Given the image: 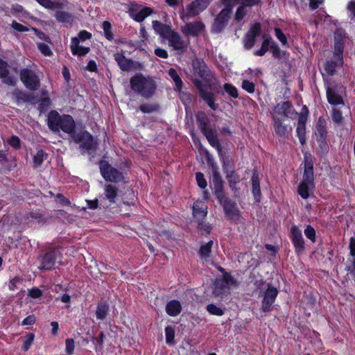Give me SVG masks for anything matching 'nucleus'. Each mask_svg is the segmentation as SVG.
<instances>
[{
  "label": "nucleus",
  "instance_id": "f257e3e1",
  "mask_svg": "<svg viewBox=\"0 0 355 355\" xmlns=\"http://www.w3.org/2000/svg\"><path fill=\"white\" fill-rule=\"evenodd\" d=\"M47 125L53 132H59L62 130L69 134L75 143L80 144V148L83 151V153L87 151L89 155L95 153L97 142L87 131L76 132V123L71 115H60L56 110H51L47 116Z\"/></svg>",
  "mask_w": 355,
  "mask_h": 355
},
{
  "label": "nucleus",
  "instance_id": "f03ea898",
  "mask_svg": "<svg viewBox=\"0 0 355 355\" xmlns=\"http://www.w3.org/2000/svg\"><path fill=\"white\" fill-rule=\"evenodd\" d=\"M132 89L144 98L148 99L155 93L157 89L156 82L150 76L145 77L139 73L132 76L130 80Z\"/></svg>",
  "mask_w": 355,
  "mask_h": 355
},
{
  "label": "nucleus",
  "instance_id": "7ed1b4c3",
  "mask_svg": "<svg viewBox=\"0 0 355 355\" xmlns=\"http://www.w3.org/2000/svg\"><path fill=\"white\" fill-rule=\"evenodd\" d=\"M225 183L212 187V190L220 205L223 207L225 216L230 218L239 215L236 202L227 196L225 190Z\"/></svg>",
  "mask_w": 355,
  "mask_h": 355
},
{
  "label": "nucleus",
  "instance_id": "20e7f679",
  "mask_svg": "<svg viewBox=\"0 0 355 355\" xmlns=\"http://www.w3.org/2000/svg\"><path fill=\"white\" fill-rule=\"evenodd\" d=\"M230 285L236 286L237 281L228 272L216 278L214 282L212 294L215 297L226 295L230 293Z\"/></svg>",
  "mask_w": 355,
  "mask_h": 355
},
{
  "label": "nucleus",
  "instance_id": "39448f33",
  "mask_svg": "<svg viewBox=\"0 0 355 355\" xmlns=\"http://www.w3.org/2000/svg\"><path fill=\"white\" fill-rule=\"evenodd\" d=\"M191 65L193 68V78L191 79L193 83L195 79L203 80L207 83L210 82L212 73L202 59H193Z\"/></svg>",
  "mask_w": 355,
  "mask_h": 355
},
{
  "label": "nucleus",
  "instance_id": "423d86ee",
  "mask_svg": "<svg viewBox=\"0 0 355 355\" xmlns=\"http://www.w3.org/2000/svg\"><path fill=\"white\" fill-rule=\"evenodd\" d=\"M98 164L101 174L105 181L120 182L123 180V173L118 169L112 167L107 161L101 160Z\"/></svg>",
  "mask_w": 355,
  "mask_h": 355
},
{
  "label": "nucleus",
  "instance_id": "0eeeda50",
  "mask_svg": "<svg viewBox=\"0 0 355 355\" xmlns=\"http://www.w3.org/2000/svg\"><path fill=\"white\" fill-rule=\"evenodd\" d=\"M19 77L24 86L29 90L35 91L40 88V78L33 70L27 68L21 69Z\"/></svg>",
  "mask_w": 355,
  "mask_h": 355
},
{
  "label": "nucleus",
  "instance_id": "6e6552de",
  "mask_svg": "<svg viewBox=\"0 0 355 355\" xmlns=\"http://www.w3.org/2000/svg\"><path fill=\"white\" fill-rule=\"evenodd\" d=\"M210 3V0H195L187 6L181 13L182 19H189L198 15L200 12L205 10Z\"/></svg>",
  "mask_w": 355,
  "mask_h": 355
},
{
  "label": "nucleus",
  "instance_id": "1a4fd4ad",
  "mask_svg": "<svg viewBox=\"0 0 355 355\" xmlns=\"http://www.w3.org/2000/svg\"><path fill=\"white\" fill-rule=\"evenodd\" d=\"M193 85L197 88L200 98L207 104V105L213 110H216L218 104L215 103L216 96L213 92H207L206 85L200 80L195 79Z\"/></svg>",
  "mask_w": 355,
  "mask_h": 355
},
{
  "label": "nucleus",
  "instance_id": "9d476101",
  "mask_svg": "<svg viewBox=\"0 0 355 355\" xmlns=\"http://www.w3.org/2000/svg\"><path fill=\"white\" fill-rule=\"evenodd\" d=\"M60 255V251L54 248L48 250L46 252L40 254L39 260L40 265L38 267L40 270H51L53 268L55 261Z\"/></svg>",
  "mask_w": 355,
  "mask_h": 355
},
{
  "label": "nucleus",
  "instance_id": "9b49d317",
  "mask_svg": "<svg viewBox=\"0 0 355 355\" xmlns=\"http://www.w3.org/2000/svg\"><path fill=\"white\" fill-rule=\"evenodd\" d=\"M278 290L275 286L268 284V287L263 292V300L261 302V311L267 313L272 310V304L278 295Z\"/></svg>",
  "mask_w": 355,
  "mask_h": 355
},
{
  "label": "nucleus",
  "instance_id": "f8f14e48",
  "mask_svg": "<svg viewBox=\"0 0 355 355\" xmlns=\"http://www.w3.org/2000/svg\"><path fill=\"white\" fill-rule=\"evenodd\" d=\"M231 15L229 10L222 9L214 18L211 31L213 33H220L227 26Z\"/></svg>",
  "mask_w": 355,
  "mask_h": 355
},
{
  "label": "nucleus",
  "instance_id": "ddd939ff",
  "mask_svg": "<svg viewBox=\"0 0 355 355\" xmlns=\"http://www.w3.org/2000/svg\"><path fill=\"white\" fill-rule=\"evenodd\" d=\"M290 239L295 248V251L297 255H300L305 252V242L302 236V231L295 225H293L290 230Z\"/></svg>",
  "mask_w": 355,
  "mask_h": 355
},
{
  "label": "nucleus",
  "instance_id": "4468645a",
  "mask_svg": "<svg viewBox=\"0 0 355 355\" xmlns=\"http://www.w3.org/2000/svg\"><path fill=\"white\" fill-rule=\"evenodd\" d=\"M309 113V112L307 107L304 105L298 117L296 132L302 145H304L306 143V123L307 121Z\"/></svg>",
  "mask_w": 355,
  "mask_h": 355
},
{
  "label": "nucleus",
  "instance_id": "2eb2a0df",
  "mask_svg": "<svg viewBox=\"0 0 355 355\" xmlns=\"http://www.w3.org/2000/svg\"><path fill=\"white\" fill-rule=\"evenodd\" d=\"M346 40V33L342 28H338L334 33V56L338 60L343 59L344 46Z\"/></svg>",
  "mask_w": 355,
  "mask_h": 355
},
{
  "label": "nucleus",
  "instance_id": "dca6fc26",
  "mask_svg": "<svg viewBox=\"0 0 355 355\" xmlns=\"http://www.w3.org/2000/svg\"><path fill=\"white\" fill-rule=\"evenodd\" d=\"M261 24L257 22L251 26L244 37V47L245 49H251L256 42L257 37L261 33Z\"/></svg>",
  "mask_w": 355,
  "mask_h": 355
},
{
  "label": "nucleus",
  "instance_id": "f3484780",
  "mask_svg": "<svg viewBox=\"0 0 355 355\" xmlns=\"http://www.w3.org/2000/svg\"><path fill=\"white\" fill-rule=\"evenodd\" d=\"M205 155L207 157V164L212 171V179L210 181V187H212L218 184L225 183L219 172L218 167L214 162L212 156L207 150L205 151Z\"/></svg>",
  "mask_w": 355,
  "mask_h": 355
},
{
  "label": "nucleus",
  "instance_id": "a211bd4d",
  "mask_svg": "<svg viewBox=\"0 0 355 355\" xmlns=\"http://www.w3.org/2000/svg\"><path fill=\"white\" fill-rule=\"evenodd\" d=\"M345 88L343 86H333L328 87L327 89V97L328 102L331 105H339L344 104L342 96L339 94V92L344 91Z\"/></svg>",
  "mask_w": 355,
  "mask_h": 355
},
{
  "label": "nucleus",
  "instance_id": "6ab92c4d",
  "mask_svg": "<svg viewBox=\"0 0 355 355\" xmlns=\"http://www.w3.org/2000/svg\"><path fill=\"white\" fill-rule=\"evenodd\" d=\"M205 29V24L200 21L187 23L182 29V33L188 36L198 37Z\"/></svg>",
  "mask_w": 355,
  "mask_h": 355
},
{
  "label": "nucleus",
  "instance_id": "aec40b11",
  "mask_svg": "<svg viewBox=\"0 0 355 355\" xmlns=\"http://www.w3.org/2000/svg\"><path fill=\"white\" fill-rule=\"evenodd\" d=\"M303 182L313 184V163L310 155L304 156Z\"/></svg>",
  "mask_w": 355,
  "mask_h": 355
},
{
  "label": "nucleus",
  "instance_id": "412c9836",
  "mask_svg": "<svg viewBox=\"0 0 355 355\" xmlns=\"http://www.w3.org/2000/svg\"><path fill=\"white\" fill-rule=\"evenodd\" d=\"M153 28L162 38L166 40L173 31L170 25L163 24L157 20L153 21Z\"/></svg>",
  "mask_w": 355,
  "mask_h": 355
},
{
  "label": "nucleus",
  "instance_id": "4be33fe9",
  "mask_svg": "<svg viewBox=\"0 0 355 355\" xmlns=\"http://www.w3.org/2000/svg\"><path fill=\"white\" fill-rule=\"evenodd\" d=\"M114 59L123 71H130L135 67V62L131 59L126 58L123 53H115Z\"/></svg>",
  "mask_w": 355,
  "mask_h": 355
},
{
  "label": "nucleus",
  "instance_id": "5701e85b",
  "mask_svg": "<svg viewBox=\"0 0 355 355\" xmlns=\"http://www.w3.org/2000/svg\"><path fill=\"white\" fill-rule=\"evenodd\" d=\"M167 40L169 42L170 46H171L175 50L184 51L187 48V45L180 35L174 31Z\"/></svg>",
  "mask_w": 355,
  "mask_h": 355
},
{
  "label": "nucleus",
  "instance_id": "b1692460",
  "mask_svg": "<svg viewBox=\"0 0 355 355\" xmlns=\"http://www.w3.org/2000/svg\"><path fill=\"white\" fill-rule=\"evenodd\" d=\"M274 110L276 113L282 114L286 117H289L294 113L297 114L293 109L292 103L288 101L277 103Z\"/></svg>",
  "mask_w": 355,
  "mask_h": 355
},
{
  "label": "nucleus",
  "instance_id": "393cba45",
  "mask_svg": "<svg viewBox=\"0 0 355 355\" xmlns=\"http://www.w3.org/2000/svg\"><path fill=\"white\" fill-rule=\"evenodd\" d=\"M12 94L16 98V102L17 104L21 102L31 103H36V98L32 94H28L19 89H15Z\"/></svg>",
  "mask_w": 355,
  "mask_h": 355
},
{
  "label": "nucleus",
  "instance_id": "a878e982",
  "mask_svg": "<svg viewBox=\"0 0 355 355\" xmlns=\"http://www.w3.org/2000/svg\"><path fill=\"white\" fill-rule=\"evenodd\" d=\"M196 121L199 129L202 134L209 132V130H213L210 127V122L207 116L204 112H200L196 116Z\"/></svg>",
  "mask_w": 355,
  "mask_h": 355
},
{
  "label": "nucleus",
  "instance_id": "bb28decb",
  "mask_svg": "<svg viewBox=\"0 0 355 355\" xmlns=\"http://www.w3.org/2000/svg\"><path fill=\"white\" fill-rule=\"evenodd\" d=\"M251 182H252V191L253 196L254 197L256 202H260V200H261V193L259 175L256 171H254L252 173Z\"/></svg>",
  "mask_w": 355,
  "mask_h": 355
},
{
  "label": "nucleus",
  "instance_id": "cd10ccee",
  "mask_svg": "<svg viewBox=\"0 0 355 355\" xmlns=\"http://www.w3.org/2000/svg\"><path fill=\"white\" fill-rule=\"evenodd\" d=\"M203 135L207 138L209 144L217 150L218 153H220L221 150H223V148L216 135V131L214 129L209 130V132Z\"/></svg>",
  "mask_w": 355,
  "mask_h": 355
},
{
  "label": "nucleus",
  "instance_id": "c85d7f7f",
  "mask_svg": "<svg viewBox=\"0 0 355 355\" xmlns=\"http://www.w3.org/2000/svg\"><path fill=\"white\" fill-rule=\"evenodd\" d=\"M79 39L78 37H73L71 39V50L73 55H78L80 56H85L87 54L90 49L89 47H85L79 46Z\"/></svg>",
  "mask_w": 355,
  "mask_h": 355
},
{
  "label": "nucleus",
  "instance_id": "c756f323",
  "mask_svg": "<svg viewBox=\"0 0 355 355\" xmlns=\"http://www.w3.org/2000/svg\"><path fill=\"white\" fill-rule=\"evenodd\" d=\"M182 305L177 300L169 301L166 306V312L170 316H177L181 313Z\"/></svg>",
  "mask_w": 355,
  "mask_h": 355
},
{
  "label": "nucleus",
  "instance_id": "7c9ffc66",
  "mask_svg": "<svg viewBox=\"0 0 355 355\" xmlns=\"http://www.w3.org/2000/svg\"><path fill=\"white\" fill-rule=\"evenodd\" d=\"M315 137L316 139H323V138L327 137V128H326V121L322 117H320L315 125Z\"/></svg>",
  "mask_w": 355,
  "mask_h": 355
},
{
  "label": "nucleus",
  "instance_id": "2f4dec72",
  "mask_svg": "<svg viewBox=\"0 0 355 355\" xmlns=\"http://www.w3.org/2000/svg\"><path fill=\"white\" fill-rule=\"evenodd\" d=\"M118 188L113 184H106L105 186V195L106 199L109 200L110 203H114L115 199L118 196Z\"/></svg>",
  "mask_w": 355,
  "mask_h": 355
},
{
  "label": "nucleus",
  "instance_id": "473e14b6",
  "mask_svg": "<svg viewBox=\"0 0 355 355\" xmlns=\"http://www.w3.org/2000/svg\"><path fill=\"white\" fill-rule=\"evenodd\" d=\"M273 127L275 133L279 137H285L288 132V128L284 125L282 120L277 117H273Z\"/></svg>",
  "mask_w": 355,
  "mask_h": 355
},
{
  "label": "nucleus",
  "instance_id": "72a5a7b5",
  "mask_svg": "<svg viewBox=\"0 0 355 355\" xmlns=\"http://www.w3.org/2000/svg\"><path fill=\"white\" fill-rule=\"evenodd\" d=\"M109 311V305L106 302L101 301L98 303L96 311L97 319L103 320L106 318Z\"/></svg>",
  "mask_w": 355,
  "mask_h": 355
},
{
  "label": "nucleus",
  "instance_id": "f704fd0d",
  "mask_svg": "<svg viewBox=\"0 0 355 355\" xmlns=\"http://www.w3.org/2000/svg\"><path fill=\"white\" fill-rule=\"evenodd\" d=\"M139 110L144 114H150L153 112H159L161 107L157 103H143L139 105Z\"/></svg>",
  "mask_w": 355,
  "mask_h": 355
},
{
  "label": "nucleus",
  "instance_id": "c9c22d12",
  "mask_svg": "<svg viewBox=\"0 0 355 355\" xmlns=\"http://www.w3.org/2000/svg\"><path fill=\"white\" fill-rule=\"evenodd\" d=\"M218 155L223 162V168L225 173H226V170H233L234 162L232 158L227 155L223 150H221L220 153H218Z\"/></svg>",
  "mask_w": 355,
  "mask_h": 355
},
{
  "label": "nucleus",
  "instance_id": "e433bc0d",
  "mask_svg": "<svg viewBox=\"0 0 355 355\" xmlns=\"http://www.w3.org/2000/svg\"><path fill=\"white\" fill-rule=\"evenodd\" d=\"M314 184L308 183L302 181L297 188L298 194L304 199H307L309 197V190L313 187Z\"/></svg>",
  "mask_w": 355,
  "mask_h": 355
},
{
  "label": "nucleus",
  "instance_id": "4c0bfd02",
  "mask_svg": "<svg viewBox=\"0 0 355 355\" xmlns=\"http://www.w3.org/2000/svg\"><path fill=\"white\" fill-rule=\"evenodd\" d=\"M56 19L62 23H72L73 19L71 13L66 11H57L55 14Z\"/></svg>",
  "mask_w": 355,
  "mask_h": 355
},
{
  "label": "nucleus",
  "instance_id": "58836bf2",
  "mask_svg": "<svg viewBox=\"0 0 355 355\" xmlns=\"http://www.w3.org/2000/svg\"><path fill=\"white\" fill-rule=\"evenodd\" d=\"M336 60H328L324 64V69L329 76H333L336 71V68L338 66L339 63L342 64V60H338L336 57H334Z\"/></svg>",
  "mask_w": 355,
  "mask_h": 355
},
{
  "label": "nucleus",
  "instance_id": "ea45409f",
  "mask_svg": "<svg viewBox=\"0 0 355 355\" xmlns=\"http://www.w3.org/2000/svg\"><path fill=\"white\" fill-rule=\"evenodd\" d=\"M168 75L175 83V90L180 91V89H182L183 83H182L180 77L179 76L177 71L175 69L171 68L168 70Z\"/></svg>",
  "mask_w": 355,
  "mask_h": 355
},
{
  "label": "nucleus",
  "instance_id": "a19ab883",
  "mask_svg": "<svg viewBox=\"0 0 355 355\" xmlns=\"http://www.w3.org/2000/svg\"><path fill=\"white\" fill-rule=\"evenodd\" d=\"M225 178L228 182V185L238 184L240 182V176L234 170H226Z\"/></svg>",
  "mask_w": 355,
  "mask_h": 355
},
{
  "label": "nucleus",
  "instance_id": "79ce46f5",
  "mask_svg": "<svg viewBox=\"0 0 355 355\" xmlns=\"http://www.w3.org/2000/svg\"><path fill=\"white\" fill-rule=\"evenodd\" d=\"M271 37L266 38L262 42L261 49L254 52V55L257 56H263L270 49V44L272 42Z\"/></svg>",
  "mask_w": 355,
  "mask_h": 355
},
{
  "label": "nucleus",
  "instance_id": "37998d69",
  "mask_svg": "<svg viewBox=\"0 0 355 355\" xmlns=\"http://www.w3.org/2000/svg\"><path fill=\"white\" fill-rule=\"evenodd\" d=\"M48 157V154L43 150L40 149L37 150V153L33 157V162L35 167L40 166L44 159Z\"/></svg>",
  "mask_w": 355,
  "mask_h": 355
},
{
  "label": "nucleus",
  "instance_id": "c03bdc74",
  "mask_svg": "<svg viewBox=\"0 0 355 355\" xmlns=\"http://www.w3.org/2000/svg\"><path fill=\"white\" fill-rule=\"evenodd\" d=\"M38 3H40L42 6L47 8V9H55V8H61L62 3L59 2H54L51 0H35Z\"/></svg>",
  "mask_w": 355,
  "mask_h": 355
},
{
  "label": "nucleus",
  "instance_id": "a18cd8bd",
  "mask_svg": "<svg viewBox=\"0 0 355 355\" xmlns=\"http://www.w3.org/2000/svg\"><path fill=\"white\" fill-rule=\"evenodd\" d=\"M213 243V241H209L206 244L202 245L200 248L199 254L203 258L209 257L211 252Z\"/></svg>",
  "mask_w": 355,
  "mask_h": 355
},
{
  "label": "nucleus",
  "instance_id": "49530a36",
  "mask_svg": "<svg viewBox=\"0 0 355 355\" xmlns=\"http://www.w3.org/2000/svg\"><path fill=\"white\" fill-rule=\"evenodd\" d=\"M207 211L206 209L200 208L198 205H193V216L199 221L205 218L207 216Z\"/></svg>",
  "mask_w": 355,
  "mask_h": 355
},
{
  "label": "nucleus",
  "instance_id": "de8ad7c7",
  "mask_svg": "<svg viewBox=\"0 0 355 355\" xmlns=\"http://www.w3.org/2000/svg\"><path fill=\"white\" fill-rule=\"evenodd\" d=\"M206 310L211 314L221 316L224 314V311L220 306H217L214 304H209L206 306Z\"/></svg>",
  "mask_w": 355,
  "mask_h": 355
},
{
  "label": "nucleus",
  "instance_id": "09e8293b",
  "mask_svg": "<svg viewBox=\"0 0 355 355\" xmlns=\"http://www.w3.org/2000/svg\"><path fill=\"white\" fill-rule=\"evenodd\" d=\"M105 338V334L103 331H101L97 337L91 336V339L96 345V350H101L103 347V341Z\"/></svg>",
  "mask_w": 355,
  "mask_h": 355
},
{
  "label": "nucleus",
  "instance_id": "8fccbe9b",
  "mask_svg": "<svg viewBox=\"0 0 355 355\" xmlns=\"http://www.w3.org/2000/svg\"><path fill=\"white\" fill-rule=\"evenodd\" d=\"M165 335H166V343L167 344H173L174 343V338H175V330L172 326H166L165 328Z\"/></svg>",
  "mask_w": 355,
  "mask_h": 355
},
{
  "label": "nucleus",
  "instance_id": "3c124183",
  "mask_svg": "<svg viewBox=\"0 0 355 355\" xmlns=\"http://www.w3.org/2000/svg\"><path fill=\"white\" fill-rule=\"evenodd\" d=\"M103 28L105 37L111 41L114 39L113 33H112V25L108 21H105L103 23Z\"/></svg>",
  "mask_w": 355,
  "mask_h": 355
},
{
  "label": "nucleus",
  "instance_id": "603ef678",
  "mask_svg": "<svg viewBox=\"0 0 355 355\" xmlns=\"http://www.w3.org/2000/svg\"><path fill=\"white\" fill-rule=\"evenodd\" d=\"M225 91L232 97L236 98L239 96L237 89L230 83L224 85Z\"/></svg>",
  "mask_w": 355,
  "mask_h": 355
},
{
  "label": "nucleus",
  "instance_id": "864d4df0",
  "mask_svg": "<svg viewBox=\"0 0 355 355\" xmlns=\"http://www.w3.org/2000/svg\"><path fill=\"white\" fill-rule=\"evenodd\" d=\"M196 182H197V184H198V186L200 188V189H205L207 186V180H205V175L202 173L201 172H197L196 173Z\"/></svg>",
  "mask_w": 355,
  "mask_h": 355
},
{
  "label": "nucleus",
  "instance_id": "5fc2aeb1",
  "mask_svg": "<svg viewBox=\"0 0 355 355\" xmlns=\"http://www.w3.org/2000/svg\"><path fill=\"white\" fill-rule=\"evenodd\" d=\"M304 234L311 242L314 243L315 241V230L311 225L306 226L304 230Z\"/></svg>",
  "mask_w": 355,
  "mask_h": 355
},
{
  "label": "nucleus",
  "instance_id": "6e6d98bb",
  "mask_svg": "<svg viewBox=\"0 0 355 355\" xmlns=\"http://www.w3.org/2000/svg\"><path fill=\"white\" fill-rule=\"evenodd\" d=\"M34 337H35V335L33 333H28L26 336L25 340L24 341L23 346H22V349L24 351H27L30 348V347L34 340Z\"/></svg>",
  "mask_w": 355,
  "mask_h": 355
},
{
  "label": "nucleus",
  "instance_id": "4d7b16f0",
  "mask_svg": "<svg viewBox=\"0 0 355 355\" xmlns=\"http://www.w3.org/2000/svg\"><path fill=\"white\" fill-rule=\"evenodd\" d=\"M222 3L225 6V8L223 9H227L230 10V13H232V8L233 7L238 4L239 3H241L240 0H221Z\"/></svg>",
  "mask_w": 355,
  "mask_h": 355
},
{
  "label": "nucleus",
  "instance_id": "13d9d810",
  "mask_svg": "<svg viewBox=\"0 0 355 355\" xmlns=\"http://www.w3.org/2000/svg\"><path fill=\"white\" fill-rule=\"evenodd\" d=\"M37 46L40 51L45 56H49L53 54L51 49L47 44L40 42L37 44Z\"/></svg>",
  "mask_w": 355,
  "mask_h": 355
},
{
  "label": "nucleus",
  "instance_id": "bf43d9fd",
  "mask_svg": "<svg viewBox=\"0 0 355 355\" xmlns=\"http://www.w3.org/2000/svg\"><path fill=\"white\" fill-rule=\"evenodd\" d=\"M9 74V65L7 62L0 59V78Z\"/></svg>",
  "mask_w": 355,
  "mask_h": 355
},
{
  "label": "nucleus",
  "instance_id": "052dcab7",
  "mask_svg": "<svg viewBox=\"0 0 355 355\" xmlns=\"http://www.w3.org/2000/svg\"><path fill=\"white\" fill-rule=\"evenodd\" d=\"M270 49L274 57L277 58L282 57V53H284V52L280 50L278 45L274 41L271 43Z\"/></svg>",
  "mask_w": 355,
  "mask_h": 355
},
{
  "label": "nucleus",
  "instance_id": "680f3d73",
  "mask_svg": "<svg viewBox=\"0 0 355 355\" xmlns=\"http://www.w3.org/2000/svg\"><path fill=\"white\" fill-rule=\"evenodd\" d=\"M50 99L49 98H42L38 105V110L40 112H44L48 110L50 106Z\"/></svg>",
  "mask_w": 355,
  "mask_h": 355
},
{
  "label": "nucleus",
  "instance_id": "e2e57ef3",
  "mask_svg": "<svg viewBox=\"0 0 355 355\" xmlns=\"http://www.w3.org/2000/svg\"><path fill=\"white\" fill-rule=\"evenodd\" d=\"M242 88L247 91L248 93H253L254 92L255 85L252 82L248 80H244L242 82Z\"/></svg>",
  "mask_w": 355,
  "mask_h": 355
},
{
  "label": "nucleus",
  "instance_id": "0e129e2a",
  "mask_svg": "<svg viewBox=\"0 0 355 355\" xmlns=\"http://www.w3.org/2000/svg\"><path fill=\"white\" fill-rule=\"evenodd\" d=\"M198 228L205 232L207 234H209L212 230V227L209 223H205L202 220H199L198 223Z\"/></svg>",
  "mask_w": 355,
  "mask_h": 355
},
{
  "label": "nucleus",
  "instance_id": "69168bd1",
  "mask_svg": "<svg viewBox=\"0 0 355 355\" xmlns=\"http://www.w3.org/2000/svg\"><path fill=\"white\" fill-rule=\"evenodd\" d=\"M246 15L245 8L243 6L240 5L236 9L235 13V20L241 21Z\"/></svg>",
  "mask_w": 355,
  "mask_h": 355
},
{
  "label": "nucleus",
  "instance_id": "338daca9",
  "mask_svg": "<svg viewBox=\"0 0 355 355\" xmlns=\"http://www.w3.org/2000/svg\"><path fill=\"white\" fill-rule=\"evenodd\" d=\"M8 144L15 149L21 148V141L17 136L12 135L8 140Z\"/></svg>",
  "mask_w": 355,
  "mask_h": 355
},
{
  "label": "nucleus",
  "instance_id": "774afa93",
  "mask_svg": "<svg viewBox=\"0 0 355 355\" xmlns=\"http://www.w3.org/2000/svg\"><path fill=\"white\" fill-rule=\"evenodd\" d=\"M275 35L277 39L282 42L283 45H286L287 44V38L286 35L284 34L282 31L279 28H275Z\"/></svg>",
  "mask_w": 355,
  "mask_h": 355
}]
</instances>
